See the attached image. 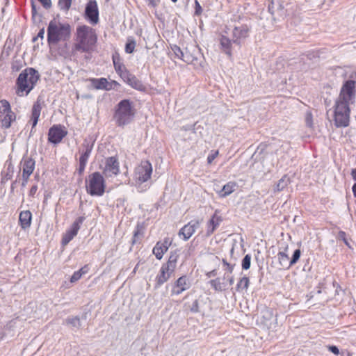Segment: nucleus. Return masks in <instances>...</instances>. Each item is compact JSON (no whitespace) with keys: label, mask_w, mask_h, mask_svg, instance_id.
<instances>
[{"label":"nucleus","mask_w":356,"mask_h":356,"mask_svg":"<svg viewBox=\"0 0 356 356\" xmlns=\"http://www.w3.org/2000/svg\"><path fill=\"white\" fill-rule=\"evenodd\" d=\"M356 82L348 80L343 85L339 96L334 106V124L337 127H346L349 124L350 104H353L355 97Z\"/></svg>","instance_id":"1"},{"label":"nucleus","mask_w":356,"mask_h":356,"mask_svg":"<svg viewBox=\"0 0 356 356\" xmlns=\"http://www.w3.org/2000/svg\"><path fill=\"white\" fill-rule=\"evenodd\" d=\"M74 49L81 53H90L95 47L97 41L96 31L87 25L76 27Z\"/></svg>","instance_id":"2"},{"label":"nucleus","mask_w":356,"mask_h":356,"mask_svg":"<svg viewBox=\"0 0 356 356\" xmlns=\"http://www.w3.org/2000/svg\"><path fill=\"white\" fill-rule=\"evenodd\" d=\"M40 74L32 67L23 70L16 81V93L18 96L27 95L35 87L39 80Z\"/></svg>","instance_id":"3"},{"label":"nucleus","mask_w":356,"mask_h":356,"mask_svg":"<svg viewBox=\"0 0 356 356\" xmlns=\"http://www.w3.org/2000/svg\"><path fill=\"white\" fill-rule=\"evenodd\" d=\"M135 114L133 102L129 99H123L117 104L113 119L118 126L124 127L134 120Z\"/></svg>","instance_id":"4"},{"label":"nucleus","mask_w":356,"mask_h":356,"mask_svg":"<svg viewBox=\"0 0 356 356\" xmlns=\"http://www.w3.org/2000/svg\"><path fill=\"white\" fill-rule=\"evenodd\" d=\"M248 28L244 25L235 27L232 30L231 35L226 31L225 35H222L220 40L222 51L229 56H231L232 44H239V40L245 38L248 36Z\"/></svg>","instance_id":"5"},{"label":"nucleus","mask_w":356,"mask_h":356,"mask_svg":"<svg viewBox=\"0 0 356 356\" xmlns=\"http://www.w3.org/2000/svg\"><path fill=\"white\" fill-rule=\"evenodd\" d=\"M179 257V250L171 252L167 263L161 266L159 273L156 277L155 288L160 287L170 279L177 267Z\"/></svg>","instance_id":"6"},{"label":"nucleus","mask_w":356,"mask_h":356,"mask_svg":"<svg viewBox=\"0 0 356 356\" xmlns=\"http://www.w3.org/2000/svg\"><path fill=\"white\" fill-rule=\"evenodd\" d=\"M86 191L91 196H102L105 192L106 183L103 175L95 172L88 175L86 180Z\"/></svg>","instance_id":"7"},{"label":"nucleus","mask_w":356,"mask_h":356,"mask_svg":"<svg viewBox=\"0 0 356 356\" xmlns=\"http://www.w3.org/2000/svg\"><path fill=\"white\" fill-rule=\"evenodd\" d=\"M70 28L68 24H60L52 20L47 28V38L49 42L56 43L62 38L70 34Z\"/></svg>","instance_id":"8"},{"label":"nucleus","mask_w":356,"mask_h":356,"mask_svg":"<svg viewBox=\"0 0 356 356\" xmlns=\"http://www.w3.org/2000/svg\"><path fill=\"white\" fill-rule=\"evenodd\" d=\"M16 119L15 113L12 111L10 103L6 99L0 100V122L5 129L10 127Z\"/></svg>","instance_id":"9"},{"label":"nucleus","mask_w":356,"mask_h":356,"mask_svg":"<svg viewBox=\"0 0 356 356\" xmlns=\"http://www.w3.org/2000/svg\"><path fill=\"white\" fill-rule=\"evenodd\" d=\"M152 172V164L148 161H143L135 168L134 179L136 184H141L150 179Z\"/></svg>","instance_id":"10"},{"label":"nucleus","mask_w":356,"mask_h":356,"mask_svg":"<svg viewBox=\"0 0 356 356\" xmlns=\"http://www.w3.org/2000/svg\"><path fill=\"white\" fill-rule=\"evenodd\" d=\"M175 57L182 60L188 64H195V61L197 60L196 53L198 51L193 47V50H190L188 48H186L184 51L181 50V48L177 45L172 47Z\"/></svg>","instance_id":"11"},{"label":"nucleus","mask_w":356,"mask_h":356,"mask_svg":"<svg viewBox=\"0 0 356 356\" xmlns=\"http://www.w3.org/2000/svg\"><path fill=\"white\" fill-rule=\"evenodd\" d=\"M102 171L104 175L107 178L117 176L120 172V163L118 158L115 156L106 158Z\"/></svg>","instance_id":"12"},{"label":"nucleus","mask_w":356,"mask_h":356,"mask_svg":"<svg viewBox=\"0 0 356 356\" xmlns=\"http://www.w3.org/2000/svg\"><path fill=\"white\" fill-rule=\"evenodd\" d=\"M67 134V131L63 126L54 125L49 130L48 140L51 143L58 144Z\"/></svg>","instance_id":"13"},{"label":"nucleus","mask_w":356,"mask_h":356,"mask_svg":"<svg viewBox=\"0 0 356 356\" xmlns=\"http://www.w3.org/2000/svg\"><path fill=\"white\" fill-rule=\"evenodd\" d=\"M85 15L90 24H97L99 22V10L96 1H88L86 7Z\"/></svg>","instance_id":"14"},{"label":"nucleus","mask_w":356,"mask_h":356,"mask_svg":"<svg viewBox=\"0 0 356 356\" xmlns=\"http://www.w3.org/2000/svg\"><path fill=\"white\" fill-rule=\"evenodd\" d=\"M85 218L83 216L79 217L72 225L69 230H67L63 235L62 238V244L66 245L70 241H72L74 236H76L81 225L84 221Z\"/></svg>","instance_id":"15"},{"label":"nucleus","mask_w":356,"mask_h":356,"mask_svg":"<svg viewBox=\"0 0 356 356\" xmlns=\"http://www.w3.org/2000/svg\"><path fill=\"white\" fill-rule=\"evenodd\" d=\"M191 287V283L186 276L178 278L172 284L171 296H178Z\"/></svg>","instance_id":"16"},{"label":"nucleus","mask_w":356,"mask_h":356,"mask_svg":"<svg viewBox=\"0 0 356 356\" xmlns=\"http://www.w3.org/2000/svg\"><path fill=\"white\" fill-rule=\"evenodd\" d=\"M122 79L128 85L137 90L145 91L146 90V86L142 83V81L138 79L136 76L131 74L129 71H124L122 74Z\"/></svg>","instance_id":"17"},{"label":"nucleus","mask_w":356,"mask_h":356,"mask_svg":"<svg viewBox=\"0 0 356 356\" xmlns=\"http://www.w3.org/2000/svg\"><path fill=\"white\" fill-rule=\"evenodd\" d=\"M268 10L273 16L274 19L282 18L286 15V10L284 6L278 0H273L271 1L270 4L268 6Z\"/></svg>","instance_id":"18"},{"label":"nucleus","mask_w":356,"mask_h":356,"mask_svg":"<svg viewBox=\"0 0 356 356\" xmlns=\"http://www.w3.org/2000/svg\"><path fill=\"white\" fill-rule=\"evenodd\" d=\"M200 223L197 220H192L184 225L179 232V236L182 235L184 240L187 241L198 228Z\"/></svg>","instance_id":"19"},{"label":"nucleus","mask_w":356,"mask_h":356,"mask_svg":"<svg viewBox=\"0 0 356 356\" xmlns=\"http://www.w3.org/2000/svg\"><path fill=\"white\" fill-rule=\"evenodd\" d=\"M35 166V161L29 157H24L20 162V170H22V175L31 176Z\"/></svg>","instance_id":"20"},{"label":"nucleus","mask_w":356,"mask_h":356,"mask_svg":"<svg viewBox=\"0 0 356 356\" xmlns=\"http://www.w3.org/2000/svg\"><path fill=\"white\" fill-rule=\"evenodd\" d=\"M42 110V105L40 100H37L33 105L31 116V122H32V129L31 133L33 132L34 127L36 126L40 118Z\"/></svg>","instance_id":"21"},{"label":"nucleus","mask_w":356,"mask_h":356,"mask_svg":"<svg viewBox=\"0 0 356 356\" xmlns=\"http://www.w3.org/2000/svg\"><path fill=\"white\" fill-rule=\"evenodd\" d=\"M90 81L92 86L97 90H109L111 89V85L106 78L91 79Z\"/></svg>","instance_id":"22"},{"label":"nucleus","mask_w":356,"mask_h":356,"mask_svg":"<svg viewBox=\"0 0 356 356\" xmlns=\"http://www.w3.org/2000/svg\"><path fill=\"white\" fill-rule=\"evenodd\" d=\"M32 214L30 211H23L19 213V220L22 229H26L31 226Z\"/></svg>","instance_id":"23"},{"label":"nucleus","mask_w":356,"mask_h":356,"mask_svg":"<svg viewBox=\"0 0 356 356\" xmlns=\"http://www.w3.org/2000/svg\"><path fill=\"white\" fill-rule=\"evenodd\" d=\"M221 221L222 218L218 216L216 212L208 223V227L207 231V236H210L213 233L216 229L219 226Z\"/></svg>","instance_id":"24"},{"label":"nucleus","mask_w":356,"mask_h":356,"mask_svg":"<svg viewBox=\"0 0 356 356\" xmlns=\"http://www.w3.org/2000/svg\"><path fill=\"white\" fill-rule=\"evenodd\" d=\"M83 149L79 158V161L87 163L93 148V143H90L85 140L83 143Z\"/></svg>","instance_id":"25"},{"label":"nucleus","mask_w":356,"mask_h":356,"mask_svg":"<svg viewBox=\"0 0 356 356\" xmlns=\"http://www.w3.org/2000/svg\"><path fill=\"white\" fill-rule=\"evenodd\" d=\"M168 250L165 248V246H163L161 244V241L156 243V245L153 248V254L155 255L156 258L159 260H161L164 254Z\"/></svg>","instance_id":"26"},{"label":"nucleus","mask_w":356,"mask_h":356,"mask_svg":"<svg viewBox=\"0 0 356 356\" xmlns=\"http://www.w3.org/2000/svg\"><path fill=\"white\" fill-rule=\"evenodd\" d=\"M236 188V184L234 182H228L225 184L222 191L220 192V195L222 197H225L229 195H230L232 192L234 191Z\"/></svg>","instance_id":"27"},{"label":"nucleus","mask_w":356,"mask_h":356,"mask_svg":"<svg viewBox=\"0 0 356 356\" xmlns=\"http://www.w3.org/2000/svg\"><path fill=\"white\" fill-rule=\"evenodd\" d=\"M278 260L280 262V264L283 268H289L291 266V264H290L291 261L289 260V257L285 252H280L277 254Z\"/></svg>","instance_id":"28"},{"label":"nucleus","mask_w":356,"mask_h":356,"mask_svg":"<svg viewBox=\"0 0 356 356\" xmlns=\"http://www.w3.org/2000/svg\"><path fill=\"white\" fill-rule=\"evenodd\" d=\"M65 323L66 325L79 329L81 326L80 318L78 316L68 317L65 319Z\"/></svg>","instance_id":"29"},{"label":"nucleus","mask_w":356,"mask_h":356,"mask_svg":"<svg viewBox=\"0 0 356 356\" xmlns=\"http://www.w3.org/2000/svg\"><path fill=\"white\" fill-rule=\"evenodd\" d=\"M250 280L248 277H243L240 279L238 282L236 284V291H241L243 290H247L249 286Z\"/></svg>","instance_id":"30"},{"label":"nucleus","mask_w":356,"mask_h":356,"mask_svg":"<svg viewBox=\"0 0 356 356\" xmlns=\"http://www.w3.org/2000/svg\"><path fill=\"white\" fill-rule=\"evenodd\" d=\"M289 184V178L287 176L282 177L275 186V191H281Z\"/></svg>","instance_id":"31"},{"label":"nucleus","mask_w":356,"mask_h":356,"mask_svg":"<svg viewBox=\"0 0 356 356\" xmlns=\"http://www.w3.org/2000/svg\"><path fill=\"white\" fill-rule=\"evenodd\" d=\"M211 286L218 291H222L225 289V285L224 283L220 282V278H216L215 280H211L209 282Z\"/></svg>","instance_id":"32"},{"label":"nucleus","mask_w":356,"mask_h":356,"mask_svg":"<svg viewBox=\"0 0 356 356\" xmlns=\"http://www.w3.org/2000/svg\"><path fill=\"white\" fill-rule=\"evenodd\" d=\"M136 47V42L133 39L129 38L125 45V51L127 54H131L134 52Z\"/></svg>","instance_id":"33"},{"label":"nucleus","mask_w":356,"mask_h":356,"mask_svg":"<svg viewBox=\"0 0 356 356\" xmlns=\"http://www.w3.org/2000/svg\"><path fill=\"white\" fill-rule=\"evenodd\" d=\"M72 0H58V6L61 10H68L71 7Z\"/></svg>","instance_id":"34"},{"label":"nucleus","mask_w":356,"mask_h":356,"mask_svg":"<svg viewBox=\"0 0 356 356\" xmlns=\"http://www.w3.org/2000/svg\"><path fill=\"white\" fill-rule=\"evenodd\" d=\"M222 266L223 269L225 270V273H227V275H230L233 272L235 264H232L228 263L225 259H222Z\"/></svg>","instance_id":"35"},{"label":"nucleus","mask_w":356,"mask_h":356,"mask_svg":"<svg viewBox=\"0 0 356 356\" xmlns=\"http://www.w3.org/2000/svg\"><path fill=\"white\" fill-rule=\"evenodd\" d=\"M251 264V256L246 254L242 260V268L248 270L250 268Z\"/></svg>","instance_id":"36"},{"label":"nucleus","mask_w":356,"mask_h":356,"mask_svg":"<svg viewBox=\"0 0 356 356\" xmlns=\"http://www.w3.org/2000/svg\"><path fill=\"white\" fill-rule=\"evenodd\" d=\"M300 254L301 252L299 249H297L294 251L292 259L290 260V264H291V266L295 264L298 261L300 257Z\"/></svg>","instance_id":"37"},{"label":"nucleus","mask_w":356,"mask_h":356,"mask_svg":"<svg viewBox=\"0 0 356 356\" xmlns=\"http://www.w3.org/2000/svg\"><path fill=\"white\" fill-rule=\"evenodd\" d=\"M189 309L193 313H197L199 312V302L197 300H195L192 305L189 306Z\"/></svg>","instance_id":"38"},{"label":"nucleus","mask_w":356,"mask_h":356,"mask_svg":"<svg viewBox=\"0 0 356 356\" xmlns=\"http://www.w3.org/2000/svg\"><path fill=\"white\" fill-rule=\"evenodd\" d=\"M339 238L341 239L349 248H351V246L346 238V234L344 232L340 231L339 232Z\"/></svg>","instance_id":"39"},{"label":"nucleus","mask_w":356,"mask_h":356,"mask_svg":"<svg viewBox=\"0 0 356 356\" xmlns=\"http://www.w3.org/2000/svg\"><path fill=\"white\" fill-rule=\"evenodd\" d=\"M114 65H115V70L119 73L120 76L122 78V74H123L124 71H127V69L122 65H117L115 62H114Z\"/></svg>","instance_id":"40"},{"label":"nucleus","mask_w":356,"mask_h":356,"mask_svg":"<svg viewBox=\"0 0 356 356\" xmlns=\"http://www.w3.org/2000/svg\"><path fill=\"white\" fill-rule=\"evenodd\" d=\"M81 277V273L80 272L76 271L72 275L70 282H75L78 281Z\"/></svg>","instance_id":"41"},{"label":"nucleus","mask_w":356,"mask_h":356,"mask_svg":"<svg viewBox=\"0 0 356 356\" xmlns=\"http://www.w3.org/2000/svg\"><path fill=\"white\" fill-rule=\"evenodd\" d=\"M306 124L309 127H312V115L310 113H307L305 118Z\"/></svg>","instance_id":"42"},{"label":"nucleus","mask_w":356,"mask_h":356,"mask_svg":"<svg viewBox=\"0 0 356 356\" xmlns=\"http://www.w3.org/2000/svg\"><path fill=\"white\" fill-rule=\"evenodd\" d=\"M195 13L197 15H200L202 13V8L200 4L199 3V2L197 0L195 1Z\"/></svg>","instance_id":"43"},{"label":"nucleus","mask_w":356,"mask_h":356,"mask_svg":"<svg viewBox=\"0 0 356 356\" xmlns=\"http://www.w3.org/2000/svg\"><path fill=\"white\" fill-rule=\"evenodd\" d=\"M218 154V152L216 151L215 152L210 154L207 157V162L208 163H211L212 161L216 158V156Z\"/></svg>","instance_id":"44"},{"label":"nucleus","mask_w":356,"mask_h":356,"mask_svg":"<svg viewBox=\"0 0 356 356\" xmlns=\"http://www.w3.org/2000/svg\"><path fill=\"white\" fill-rule=\"evenodd\" d=\"M172 243V240L170 238H165L163 241V242H161V244L163 245V246H165V248L167 249V250H168L169 247L170 246Z\"/></svg>","instance_id":"45"},{"label":"nucleus","mask_w":356,"mask_h":356,"mask_svg":"<svg viewBox=\"0 0 356 356\" xmlns=\"http://www.w3.org/2000/svg\"><path fill=\"white\" fill-rule=\"evenodd\" d=\"M42 6L46 8H50L51 6V0H38Z\"/></svg>","instance_id":"46"},{"label":"nucleus","mask_w":356,"mask_h":356,"mask_svg":"<svg viewBox=\"0 0 356 356\" xmlns=\"http://www.w3.org/2000/svg\"><path fill=\"white\" fill-rule=\"evenodd\" d=\"M29 177H30V176H28V175H22V183H21L22 187L24 188L26 186V184L29 180Z\"/></svg>","instance_id":"47"},{"label":"nucleus","mask_w":356,"mask_h":356,"mask_svg":"<svg viewBox=\"0 0 356 356\" xmlns=\"http://www.w3.org/2000/svg\"><path fill=\"white\" fill-rule=\"evenodd\" d=\"M328 350L330 351H331L332 353H334V355H339V348L335 346H329L327 347Z\"/></svg>","instance_id":"48"},{"label":"nucleus","mask_w":356,"mask_h":356,"mask_svg":"<svg viewBox=\"0 0 356 356\" xmlns=\"http://www.w3.org/2000/svg\"><path fill=\"white\" fill-rule=\"evenodd\" d=\"M223 278L228 280L229 285H232L234 282V277L231 276L230 275H227V273H225Z\"/></svg>","instance_id":"49"},{"label":"nucleus","mask_w":356,"mask_h":356,"mask_svg":"<svg viewBox=\"0 0 356 356\" xmlns=\"http://www.w3.org/2000/svg\"><path fill=\"white\" fill-rule=\"evenodd\" d=\"M37 191H38V186L33 185L29 191V195L33 197L35 195V194L36 193Z\"/></svg>","instance_id":"50"},{"label":"nucleus","mask_w":356,"mask_h":356,"mask_svg":"<svg viewBox=\"0 0 356 356\" xmlns=\"http://www.w3.org/2000/svg\"><path fill=\"white\" fill-rule=\"evenodd\" d=\"M87 163L79 161V172L81 174L86 168Z\"/></svg>","instance_id":"51"},{"label":"nucleus","mask_w":356,"mask_h":356,"mask_svg":"<svg viewBox=\"0 0 356 356\" xmlns=\"http://www.w3.org/2000/svg\"><path fill=\"white\" fill-rule=\"evenodd\" d=\"M44 29H42L40 30V31L38 32L37 36L35 38H33V41H35L37 38H40L41 39H43L44 38Z\"/></svg>","instance_id":"52"},{"label":"nucleus","mask_w":356,"mask_h":356,"mask_svg":"<svg viewBox=\"0 0 356 356\" xmlns=\"http://www.w3.org/2000/svg\"><path fill=\"white\" fill-rule=\"evenodd\" d=\"M88 271V267L87 266H85L84 267L81 268L80 270H78V272H80L81 273V276L84 274H86Z\"/></svg>","instance_id":"53"},{"label":"nucleus","mask_w":356,"mask_h":356,"mask_svg":"<svg viewBox=\"0 0 356 356\" xmlns=\"http://www.w3.org/2000/svg\"><path fill=\"white\" fill-rule=\"evenodd\" d=\"M32 14L35 15L37 13L36 6L33 0H31Z\"/></svg>","instance_id":"54"},{"label":"nucleus","mask_w":356,"mask_h":356,"mask_svg":"<svg viewBox=\"0 0 356 356\" xmlns=\"http://www.w3.org/2000/svg\"><path fill=\"white\" fill-rule=\"evenodd\" d=\"M351 176H352L353 179L355 181H356V168L352 170Z\"/></svg>","instance_id":"55"},{"label":"nucleus","mask_w":356,"mask_h":356,"mask_svg":"<svg viewBox=\"0 0 356 356\" xmlns=\"http://www.w3.org/2000/svg\"><path fill=\"white\" fill-rule=\"evenodd\" d=\"M17 179H16L15 181H14L12 184H11V187H10V190L11 191L13 192L15 189V185L17 184Z\"/></svg>","instance_id":"56"},{"label":"nucleus","mask_w":356,"mask_h":356,"mask_svg":"<svg viewBox=\"0 0 356 356\" xmlns=\"http://www.w3.org/2000/svg\"><path fill=\"white\" fill-rule=\"evenodd\" d=\"M149 3L153 6H156V5L154 0H149Z\"/></svg>","instance_id":"57"},{"label":"nucleus","mask_w":356,"mask_h":356,"mask_svg":"<svg viewBox=\"0 0 356 356\" xmlns=\"http://www.w3.org/2000/svg\"><path fill=\"white\" fill-rule=\"evenodd\" d=\"M11 176H12L11 175L6 174V175L4 179H6V180H8V179H10L11 178Z\"/></svg>","instance_id":"58"},{"label":"nucleus","mask_w":356,"mask_h":356,"mask_svg":"<svg viewBox=\"0 0 356 356\" xmlns=\"http://www.w3.org/2000/svg\"><path fill=\"white\" fill-rule=\"evenodd\" d=\"M282 147L283 149H288L289 148V145L288 144H286V145H283L282 146Z\"/></svg>","instance_id":"59"},{"label":"nucleus","mask_w":356,"mask_h":356,"mask_svg":"<svg viewBox=\"0 0 356 356\" xmlns=\"http://www.w3.org/2000/svg\"><path fill=\"white\" fill-rule=\"evenodd\" d=\"M216 275V273H215V270H212L211 272L209 273V275Z\"/></svg>","instance_id":"60"},{"label":"nucleus","mask_w":356,"mask_h":356,"mask_svg":"<svg viewBox=\"0 0 356 356\" xmlns=\"http://www.w3.org/2000/svg\"><path fill=\"white\" fill-rule=\"evenodd\" d=\"M173 3H176L177 0H171Z\"/></svg>","instance_id":"61"},{"label":"nucleus","mask_w":356,"mask_h":356,"mask_svg":"<svg viewBox=\"0 0 356 356\" xmlns=\"http://www.w3.org/2000/svg\"><path fill=\"white\" fill-rule=\"evenodd\" d=\"M137 234H138V232H135L134 233V236H136Z\"/></svg>","instance_id":"62"},{"label":"nucleus","mask_w":356,"mask_h":356,"mask_svg":"<svg viewBox=\"0 0 356 356\" xmlns=\"http://www.w3.org/2000/svg\"><path fill=\"white\" fill-rule=\"evenodd\" d=\"M6 1L8 2V0H6Z\"/></svg>","instance_id":"63"}]
</instances>
